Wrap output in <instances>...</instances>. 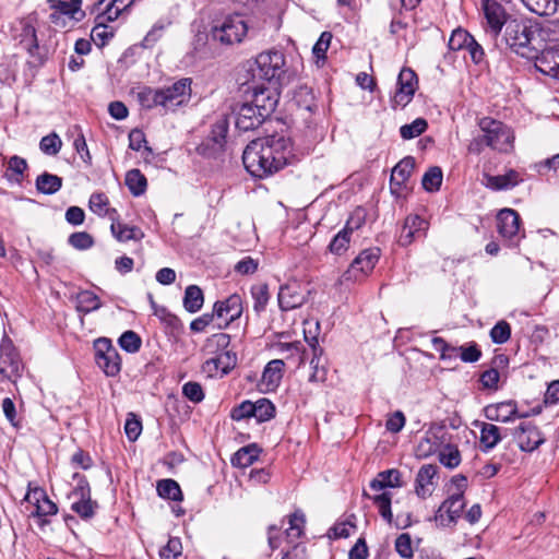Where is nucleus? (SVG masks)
<instances>
[{
  "label": "nucleus",
  "instance_id": "obj_1",
  "mask_svg": "<svg viewBox=\"0 0 559 559\" xmlns=\"http://www.w3.org/2000/svg\"><path fill=\"white\" fill-rule=\"evenodd\" d=\"M293 146L290 139L273 134L251 141L243 151L242 162L254 177L265 178L290 163Z\"/></svg>",
  "mask_w": 559,
  "mask_h": 559
},
{
  "label": "nucleus",
  "instance_id": "obj_2",
  "mask_svg": "<svg viewBox=\"0 0 559 559\" xmlns=\"http://www.w3.org/2000/svg\"><path fill=\"white\" fill-rule=\"evenodd\" d=\"M506 44L516 55L527 58L536 57L546 46V41H559V23H532L524 20H510L504 32Z\"/></svg>",
  "mask_w": 559,
  "mask_h": 559
},
{
  "label": "nucleus",
  "instance_id": "obj_3",
  "mask_svg": "<svg viewBox=\"0 0 559 559\" xmlns=\"http://www.w3.org/2000/svg\"><path fill=\"white\" fill-rule=\"evenodd\" d=\"M191 84L190 78H182L171 85L159 88L143 86L136 92V98L145 109L160 107L165 112H174L190 102Z\"/></svg>",
  "mask_w": 559,
  "mask_h": 559
},
{
  "label": "nucleus",
  "instance_id": "obj_4",
  "mask_svg": "<svg viewBox=\"0 0 559 559\" xmlns=\"http://www.w3.org/2000/svg\"><path fill=\"white\" fill-rule=\"evenodd\" d=\"M229 345L230 336L226 333H215L205 340L201 353L204 358L202 371L207 377L222 378L236 366L237 356Z\"/></svg>",
  "mask_w": 559,
  "mask_h": 559
},
{
  "label": "nucleus",
  "instance_id": "obj_5",
  "mask_svg": "<svg viewBox=\"0 0 559 559\" xmlns=\"http://www.w3.org/2000/svg\"><path fill=\"white\" fill-rule=\"evenodd\" d=\"M248 29V24L242 15L230 14L215 22L211 28V38L221 45L231 46L241 43Z\"/></svg>",
  "mask_w": 559,
  "mask_h": 559
},
{
  "label": "nucleus",
  "instance_id": "obj_6",
  "mask_svg": "<svg viewBox=\"0 0 559 559\" xmlns=\"http://www.w3.org/2000/svg\"><path fill=\"white\" fill-rule=\"evenodd\" d=\"M486 146L499 152L510 153L514 147V133L501 121L485 117L479 121Z\"/></svg>",
  "mask_w": 559,
  "mask_h": 559
},
{
  "label": "nucleus",
  "instance_id": "obj_7",
  "mask_svg": "<svg viewBox=\"0 0 559 559\" xmlns=\"http://www.w3.org/2000/svg\"><path fill=\"white\" fill-rule=\"evenodd\" d=\"M285 56L282 51H263L255 58L257 69L253 75L269 83L277 81L285 72Z\"/></svg>",
  "mask_w": 559,
  "mask_h": 559
},
{
  "label": "nucleus",
  "instance_id": "obj_8",
  "mask_svg": "<svg viewBox=\"0 0 559 559\" xmlns=\"http://www.w3.org/2000/svg\"><path fill=\"white\" fill-rule=\"evenodd\" d=\"M23 501L34 507L29 516L38 519L40 526L49 524L50 521L48 518L58 513L57 504L49 499L46 490L41 487H32L29 484Z\"/></svg>",
  "mask_w": 559,
  "mask_h": 559
},
{
  "label": "nucleus",
  "instance_id": "obj_9",
  "mask_svg": "<svg viewBox=\"0 0 559 559\" xmlns=\"http://www.w3.org/2000/svg\"><path fill=\"white\" fill-rule=\"evenodd\" d=\"M497 229L509 247H519L525 237L521 229V218L516 211L502 209L497 215Z\"/></svg>",
  "mask_w": 559,
  "mask_h": 559
},
{
  "label": "nucleus",
  "instance_id": "obj_10",
  "mask_svg": "<svg viewBox=\"0 0 559 559\" xmlns=\"http://www.w3.org/2000/svg\"><path fill=\"white\" fill-rule=\"evenodd\" d=\"M95 361L107 377H116L121 370V358L111 341L100 337L94 342Z\"/></svg>",
  "mask_w": 559,
  "mask_h": 559
},
{
  "label": "nucleus",
  "instance_id": "obj_11",
  "mask_svg": "<svg viewBox=\"0 0 559 559\" xmlns=\"http://www.w3.org/2000/svg\"><path fill=\"white\" fill-rule=\"evenodd\" d=\"M74 477L78 478V484L69 495L70 499H74L71 510L81 519L88 520L94 516L97 502L91 499V488L87 480L79 474H75Z\"/></svg>",
  "mask_w": 559,
  "mask_h": 559
},
{
  "label": "nucleus",
  "instance_id": "obj_12",
  "mask_svg": "<svg viewBox=\"0 0 559 559\" xmlns=\"http://www.w3.org/2000/svg\"><path fill=\"white\" fill-rule=\"evenodd\" d=\"M449 440V432L443 425L437 423L431 424L417 443L415 450L417 457H429L439 452Z\"/></svg>",
  "mask_w": 559,
  "mask_h": 559
},
{
  "label": "nucleus",
  "instance_id": "obj_13",
  "mask_svg": "<svg viewBox=\"0 0 559 559\" xmlns=\"http://www.w3.org/2000/svg\"><path fill=\"white\" fill-rule=\"evenodd\" d=\"M22 359L12 340L3 336L0 343V374L14 381L21 376Z\"/></svg>",
  "mask_w": 559,
  "mask_h": 559
},
{
  "label": "nucleus",
  "instance_id": "obj_14",
  "mask_svg": "<svg viewBox=\"0 0 559 559\" xmlns=\"http://www.w3.org/2000/svg\"><path fill=\"white\" fill-rule=\"evenodd\" d=\"M380 254V249L376 247L362 250L344 273V281L357 282L368 276L378 263Z\"/></svg>",
  "mask_w": 559,
  "mask_h": 559
},
{
  "label": "nucleus",
  "instance_id": "obj_15",
  "mask_svg": "<svg viewBox=\"0 0 559 559\" xmlns=\"http://www.w3.org/2000/svg\"><path fill=\"white\" fill-rule=\"evenodd\" d=\"M228 119L225 116H219L212 124V129L207 138L200 144V153L214 156L224 150L226 136L228 133Z\"/></svg>",
  "mask_w": 559,
  "mask_h": 559
},
{
  "label": "nucleus",
  "instance_id": "obj_16",
  "mask_svg": "<svg viewBox=\"0 0 559 559\" xmlns=\"http://www.w3.org/2000/svg\"><path fill=\"white\" fill-rule=\"evenodd\" d=\"M559 41H546V46L540 51H537L536 57H527L528 60H534L535 68L543 74L559 79V50L557 47Z\"/></svg>",
  "mask_w": 559,
  "mask_h": 559
},
{
  "label": "nucleus",
  "instance_id": "obj_17",
  "mask_svg": "<svg viewBox=\"0 0 559 559\" xmlns=\"http://www.w3.org/2000/svg\"><path fill=\"white\" fill-rule=\"evenodd\" d=\"M309 292L296 281L288 282L280 287L277 295L278 306L283 311L301 307L308 298Z\"/></svg>",
  "mask_w": 559,
  "mask_h": 559
},
{
  "label": "nucleus",
  "instance_id": "obj_18",
  "mask_svg": "<svg viewBox=\"0 0 559 559\" xmlns=\"http://www.w3.org/2000/svg\"><path fill=\"white\" fill-rule=\"evenodd\" d=\"M513 438L522 451L532 452L545 442L542 432L532 421H522L513 430Z\"/></svg>",
  "mask_w": 559,
  "mask_h": 559
},
{
  "label": "nucleus",
  "instance_id": "obj_19",
  "mask_svg": "<svg viewBox=\"0 0 559 559\" xmlns=\"http://www.w3.org/2000/svg\"><path fill=\"white\" fill-rule=\"evenodd\" d=\"M417 83L416 73L412 69H402L397 78V90L392 98L393 107H405L412 100Z\"/></svg>",
  "mask_w": 559,
  "mask_h": 559
},
{
  "label": "nucleus",
  "instance_id": "obj_20",
  "mask_svg": "<svg viewBox=\"0 0 559 559\" xmlns=\"http://www.w3.org/2000/svg\"><path fill=\"white\" fill-rule=\"evenodd\" d=\"M452 483L456 487V491L451 493L448 499L442 502V510H447L449 518L448 523H456L461 516V513L465 507L464 501V489L467 485V479L463 475H457L452 478Z\"/></svg>",
  "mask_w": 559,
  "mask_h": 559
},
{
  "label": "nucleus",
  "instance_id": "obj_21",
  "mask_svg": "<svg viewBox=\"0 0 559 559\" xmlns=\"http://www.w3.org/2000/svg\"><path fill=\"white\" fill-rule=\"evenodd\" d=\"M241 313L242 300L237 294H233L228 298L214 304L213 316H216V319L219 320V326H227L229 323L240 318Z\"/></svg>",
  "mask_w": 559,
  "mask_h": 559
},
{
  "label": "nucleus",
  "instance_id": "obj_22",
  "mask_svg": "<svg viewBox=\"0 0 559 559\" xmlns=\"http://www.w3.org/2000/svg\"><path fill=\"white\" fill-rule=\"evenodd\" d=\"M438 466L433 464L423 465L415 478V493L420 499L429 498L438 485Z\"/></svg>",
  "mask_w": 559,
  "mask_h": 559
},
{
  "label": "nucleus",
  "instance_id": "obj_23",
  "mask_svg": "<svg viewBox=\"0 0 559 559\" xmlns=\"http://www.w3.org/2000/svg\"><path fill=\"white\" fill-rule=\"evenodd\" d=\"M481 9L489 31L498 35L510 21L504 8L497 0H481Z\"/></svg>",
  "mask_w": 559,
  "mask_h": 559
},
{
  "label": "nucleus",
  "instance_id": "obj_24",
  "mask_svg": "<svg viewBox=\"0 0 559 559\" xmlns=\"http://www.w3.org/2000/svg\"><path fill=\"white\" fill-rule=\"evenodd\" d=\"M285 362L282 359H273L263 369L259 389L262 392L275 391L283 378Z\"/></svg>",
  "mask_w": 559,
  "mask_h": 559
},
{
  "label": "nucleus",
  "instance_id": "obj_25",
  "mask_svg": "<svg viewBox=\"0 0 559 559\" xmlns=\"http://www.w3.org/2000/svg\"><path fill=\"white\" fill-rule=\"evenodd\" d=\"M428 228V223L418 215H408L401 230L399 243L409 246L416 238L421 237Z\"/></svg>",
  "mask_w": 559,
  "mask_h": 559
},
{
  "label": "nucleus",
  "instance_id": "obj_26",
  "mask_svg": "<svg viewBox=\"0 0 559 559\" xmlns=\"http://www.w3.org/2000/svg\"><path fill=\"white\" fill-rule=\"evenodd\" d=\"M264 120L259 109L253 105L245 103L236 111L235 124L240 131H250L261 126Z\"/></svg>",
  "mask_w": 559,
  "mask_h": 559
},
{
  "label": "nucleus",
  "instance_id": "obj_27",
  "mask_svg": "<svg viewBox=\"0 0 559 559\" xmlns=\"http://www.w3.org/2000/svg\"><path fill=\"white\" fill-rule=\"evenodd\" d=\"M484 415L488 420L501 423H510L520 417L516 404L513 401L487 405L484 408Z\"/></svg>",
  "mask_w": 559,
  "mask_h": 559
},
{
  "label": "nucleus",
  "instance_id": "obj_28",
  "mask_svg": "<svg viewBox=\"0 0 559 559\" xmlns=\"http://www.w3.org/2000/svg\"><path fill=\"white\" fill-rule=\"evenodd\" d=\"M521 175L514 170L510 169L504 175H498V176H491L486 175L485 176V186L493 191H501V190H510L518 186L522 181Z\"/></svg>",
  "mask_w": 559,
  "mask_h": 559
},
{
  "label": "nucleus",
  "instance_id": "obj_29",
  "mask_svg": "<svg viewBox=\"0 0 559 559\" xmlns=\"http://www.w3.org/2000/svg\"><path fill=\"white\" fill-rule=\"evenodd\" d=\"M48 3L50 9L53 10L50 14V21L57 24L60 15L75 19L76 13L81 10L82 0H48Z\"/></svg>",
  "mask_w": 559,
  "mask_h": 559
},
{
  "label": "nucleus",
  "instance_id": "obj_30",
  "mask_svg": "<svg viewBox=\"0 0 559 559\" xmlns=\"http://www.w3.org/2000/svg\"><path fill=\"white\" fill-rule=\"evenodd\" d=\"M249 105H253L259 112L264 117H269L276 108L277 105V96L274 92L269 91L267 88H260L254 92L253 99Z\"/></svg>",
  "mask_w": 559,
  "mask_h": 559
},
{
  "label": "nucleus",
  "instance_id": "obj_31",
  "mask_svg": "<svg viewBox=\"0 0 559 559\" xmlns=\"http://www.w3.org/2000/svg\"><path fill=\"white\" fill-rule=\"evenodd\" d=\"M401 473L397 469H388L380 472L376 478L370 481V488L374 491H386V488H400L403 486Z\"/></svg>",
  "mask_w": 559,
  "mask_h": 559
},
{
  "label": "nucleus",
  "instance_id": "obj_32",
  "mask_svg": "<svg viewBox=\"0 0 559 559\" xmlns=\"http://www.w3.org/2000/svg\"><path fill=\"white\" fill-rule=\"evenodd\" d=\"M110 230L112 236L120 242L129 240H140L143 238V231L134 226L122 224L118 221V215L111 218Z\"/></svg>",
  "mask_w": 559,
  "mask_h": 559
},
{
  "label": "nucleus",
  "instance_id": "obj_33",
  "mask_svg": "<svg viewBox=\"0 0 559 559\" xmlns=\"http://www.w3.org/2000/svg\"><path fill=\"white\" fill-rule=\"evenodd\" d=\"M476 427L480 428L479 442L484 451L492 450L500 441V428L493 424L475 423Z\"/></svg>",
  "mask_w": 559,
  "mask_h": 559
},
{
  "label": "nucleus",
  "instance_id": "obj_34",
  "mask_svg": "<svg viewBox=\"0 0 559 559\" xmlns=\"http://www.w3.org/2000/svg\"><path fill=\"white\" fill-rule=\"evenodd\" d=\"M121 12L112 0H98L92 9V13L96 14L95 21H100V23L116 21Z\"/></svg>",
  "mask_w": 559,
  "mask_h": 559
},
{
  "label": "nucleus",
  "instance_id": "obj_35",
  "mask_svg": "<svg viewBox=\"0 0 559 559\" xmlns=\"http://www.w3.org/2000/svg\"><path fill=\"white\" fill-rule=\"evenodd\" d=\"M20 45L32 56L35 57L38 50V40L36 29L28 21L21 22V33L17 36Z\"/></svg>",
  "mask_w": 559,
  "mask_h": 559
},
{
  "label": "nucleus",
  "instance_id": "obj_36",
  "mask_svg": "<svg viewBox=\"0 0 559 559\" xmlns=\"http://www.w3.org/2000/svg\"><path fill=\"white\" fill-rule=\"evenodd\" d=\"M415 167V159L412 156L404 157L399 162L391 173V187L402 186L412 175Z\"/></svg>",
  "mask_w": 559,
  "mask_h": 559
},
{
  "label": "nucleus",
  "instance_id": "obj_37",
  "mask_svg": "<svg viewBox=\"0 0 559 559\" xmlns=\"http://www.w3.org/2000/svg\"><path fill=\"white\" fill-rule=\"evenodd\" d=\"M260 449L255 444H249L239 449L231 457V464L235 467L245 468L258 460Z\"/></svg>",
  "mask_w": 559,
  "mask_h": 559
},
{
  "label": "nucleus",
  "instance_id": "obj_38",
  "mask_svg": "<svg viewBox=\"0 0 559 559\" xmlns=\"http://www.w3.org/2000/svg\"><path fill=\"white\" fill-rule=\"evenodd\" d=\"M368 498L377 507L380 516L389 524L393 523V513L391 510L392 493L390 491H383L374 496H368Z\"/></svg>",
  "mask_w": 559,
  "mask_h": 559
},
{
  "label": "nucleus",
  "instance_id": "obj_39",
  "mask_svg": "<svg viewBox=\"0 0 559 559\" xmlns=\"http://www.w3.org/2000/svg\"><path fill=\"white\" fill-rule=\"evenodd\" d=\"M108 198L104 193H93L88 201L90 210L98 216H107L109 219L117 216V211L108 206Z\"/></svg>",
  "mask_w": 559,
  "mask_h": 559
},
{
  "label": "nucleus",
  "instance_id": "obj_40",
  "mask_svg": "<svg viewBox=\"0 0 559 559\" xmlns=\"http://www.w3.org/2000/svg\"><path fill=\"white\" fill-rule=\"evenodd\" d=\"M126 186L134 197L144 194L147 188V180L139 169H131L126 174Z\"/></svg>",
  "mask_w": 559,
  "mask_h": 559
},
{
  "label": "nucleus",
  "instance_id": "obj_41",
  "mask_svg": "<svg viewBox=\"0 0 559 559\" xmlns=\"http://www.w3.org/2000/svg\"><path fill=\"white\" fill-rule=\"evenodd\" d=\"M62 187V178L49 173L39 175L36 179V188L40 193L53 194Z\"/></svg>",
  "mask_w": 559,
  "mask_h": 559
},
{
  "label": "nucleus",
  "instance_id": "obj_42",
  "mask_svg": "<svg viewBox=\"0 0 559 559\" xmlns=\"http://www.w3.org/2000/svg\"><path fill=\"white\" fill-rule=\"evenodd\" d=\"M203 293L199 286L190 285L186 288L183 306L187 311L191 313L199 311L203 305Z\"/></svg>",
  "mask_w": 559,
  "mask_h": 559
},
{
  "label": "nucleus",
  "instance_id": "obj_43",
  "mask_svg": "<svg viewBox=\"0 0 559 559\" xmlns=\"http://www.w3.org/2000/svg\"><path fill=\"white\" fill-rule=\"evenodd\" d=\"M26 169V160L20 156L14 155L8 162L5 177L11 182L20 183L23 180V175Z\"/></svg>",
  "mask_w": 559,
  "mask_h": 559
},
{
  "label": "nucleus",
  "instance_id": "obj_44",
  "mask_svg": "<svg viewBox=\"0 0 559 559\" xmlns=\"http://www.w3.org/2000/svg\"><path fill=\"white\" fill-rule=\"evenodd\" d=\"M100 306L98 296L91 290H83L76 296V309L80 312L88 313L97 310Z\"/></svg>",
  "mask_w": 559,
  "mask_h": 559
},
{
  "label": "nucleus",
  "instance_id": "obj_45",
  "mask_svg": "<svg viewBox=\"0 0 559 559\" xmlns=\"http://www.w3.org/2000/svg\"><path fill=\"white\" fill-rule=\"evenodd\" d=\"M171 25V21L167 17L159 19L154 23L143 39V47H153L164 35V32Z\"/></svg>",
  "mask_w": 559,
  "mask_h": 559
},
{
  "label": "nucleus",
  "instance_id": "obj_46",
  "mask_svg": "<svg viewBox=\"0 0 559 559\" xmlns=\"http://www.w3.org/2000/svg\"><path fill=\"white\" fill-rule=\"evenodd\" d=\"M439 461L448 468H455L461 463V453L457 447L450 444V440L439 451Z\"/></svg>",
  "mask_w": 559,
  "mask_h": 559
},
{
  "label": "nucleus",
  "instance_id": "obj_47",
  "mask_svg": "<svg viewBox=\"0 0 559 559\" xmlns=\"http://www.w3.org/2000/svg\"><path fill=\"white\" fill-rule=\"evenodd\" d=\"M158 496L174 501L182 500L180 486L174 479H163L157 483Z\"/></svg>",
  "mask_w": 559,
  "mask_h": 559
},
{
  "label": "nucleus",
  "instance_id": "obj_48",
  "mask_svg": "<svg viewBox=\"0 0 559 559\" xmlns=\"http://www.w3.org/2000/svg\"><path fill=\"white\" fill-rule=\"evenodd\" d=\"M114 36V29L107 23L95 21V26L91 32V39L97 47H104Z\"/></svg>",
  "mask_w": 559,
  "mask_h": 559
},
{
  "label": "nucleus",
  "instance_id": "obj_49",
  "mask_svg": "<svg viewBox=\"0 0 559 559\" xmlns=\"http://www.w3.org/2000/svg\"><path fill=\"white\" fill-rule=\"evenodd\" d=\"M525 7L538 14V15H550L557 11V0H522Z\"/></svg>",
  "mask_w": 559,
  "mask_h": 559
},
{
  "label": "nucleus",
  "instance_id": "obj_50",
  "mask_svg": "<svg viewBox=\"0 0 559 559\" xmlns=\"http://www.w3.org/2000/svg\"><path fill=\"white\" fill-rule=\"evenodd\" d=\"M442 170L438 166L430 167L424 175L421 183L426 191L436 192L442 183Z\"/></svg>",
  "mask_w": 559,
  "mask_h": 559
},
{
  "label": "nucleus",
  "instance_id": "obj_51",
  "mask_svg": "<svg viewBox=\"0 0 559 559\" xmlns=\"http://www.w3.org/2000/svg\"><path fill=\"white\" fill-rule=\"evenodd\" d=\"M253 417L259 423L267 421L275 415V406L267 399H259L254 402Z\"/></svg>",
  "mask_w": 559,
  "mask_h": 559
},
{
  "label": "nucleus",
  "instance_id": "obj_52",
  "mask_svg": "<svg viewBox=\"0 0 559 559\" xmlns=\"http://www.w3.org/2000/svg\"><path fill=\"white\" fill-rule=\"evenodd\" d=\"M428 127L424 118H417L412 123L404 124L400 128V134L404 140H411L423 134Z\"/></svg>",
  "mask_w": 559,
  "mask_h": 559
},
{
  "label": "nucleus",
  "instance_id": "obj_53",
  "mask_svg": "<svg viewBox=\"0 0 559 559\" xmlns=\"http://www.w3.org/2000/svg\"><path fill=\"white\" fill-rule=\"evenodd\" d=\"M61 147L62 141L56 132L43 136L39 142V148L46 155L55 156L60 152Z\"/></svg>",
  "mask_w": 559,
  "mask_h": 559
},
{
  "label": "nucleus",
  "instance_id": "obj_54",
  "mask_svg": "<svg viewBox=\"0 0 559 559\" xmlns=\"http://www.w3.org/2000/svg\"><path fill=\"white\" fill-rule=\"evenodd\" d=\"M119 346L128 353H136L141 348L142 340L134 331H126L118 340Z\"/></svg>",
  "mask_w": 559,
  "mask_h": 559
},
{
  "label": "nucleus",
  "instance_id": "obj_55",
  "mask_svg": "<svg viewBox=\"0 0 559 559\" xmlns=\"http://www.w3.org/2000/svg\"><path fill=\"white\" fill-rule=\"evenodd\" d=\"M352 235L345 229H341L331 240L329 250L333 254H343L349 247Z\"/></svg>",
  "mask_w": 559,
  "mask_h": 559
},
{
  "label": "nucleus",
  "instance_id": "obj_56",
  "mask_svg": "<svg viewBox=\"0 0 559 559\" xmlns=\"http://www.w3.org/2000/svg\"><path fill=\"white\" fill-rule=\"evenodd\" d=\"M251 296L253 299V309L255 312H261L265 309L269 302V289L264 284L254 285L251 288Z\"/></svg>",
  "mask_w": 559,
  "mask_h": 559
},
{
  "label": "nucleus",
  "instance_id": "obj_57",
  "mask_svg": "<svg viewBox=\"0 0 559 559\" xmlns=\"http://www.w3.org/2000/svg\"><path fill=\"white\" fill-rule=\"evenodd\" d=\"M489 334L492 343L504 344L511 337V326L507 321L500 320L492 326Z\"/></svg>",
  "mask_w": 559,
  "mask_h": 559
},
{
  "label": "nucleus",
  "instance_id": "obj_58",
  "mask_svg": "<svg viewBox=\"0 0 559 559\" xmlns=\"http://www.w3.org/2000/svg\"><path fill=\"white\" fill-rule=\"evenodd\" d=\"M332 33L330 32H323L317 43L314 44L312 48L313 57L316 58V63L319 64L320 62H324L326 56V51L331 45L332 40Z\"/></svg>",
  "mask_w": 559,
  "mask_h": 559
},
{
  "label": "nucleus",
  "instance_id": "obj_59",
  "mask_svg": "<svg viewBox=\"0 0 559 559\" xmlns=\"http://www.w3.org/2000/svg\"><path fill=\"white\" fill-rule=\"evenodd\" d=\"M474 37L465 29H454L449 39V47L452 50L466 49Z\"/></svg>",
  "mask_w": 559,
  "mask_h": 559
},
{
  "label": "nucleus",
  "instance_id": "obj_60",
  "mask_svg": "<svg viewBox=\"0 0 559 559\" xmlns=\"http://www.w3.org/2000/svg\"><path fill=\"white\" fill-rule=\"evenodd\" d=\"M394 547L396 552L404 559H413L414 549L411 535L403 533L395 539Z\"/></svg>",
  "mask_w": 559,
  "mask_h": 559
},
{
  "label": "nucleus",
  "instance_id": "obj_61",
  "mask_svg": "<svg viewBox=\"0 0 559 559\" xmlns=\"http://www.w3.org/2000/svg\"><path fill=\"white\" fill-rule=\"evenodd\" d=\"M182 394L194 404L201 403L205 396L202 385L194 381H189L182 385Z\"/></svg>",
  "mask_w": 559,
  "mask_h": 559
},
{
  "label": "nucleus",
  "instance_id": "obj_62",
  "mask_svg": "<svg viewBox=\"0 0 559 559\" xmlns=\"http://www.w3.org/2000/svg\"><path fill=\"white\" fill-rule=\"evenodd\" d=\"M69 243L78 250H86L94 245V240L88 233L78 231L70 235Z\"/></svg>",
  "mask_w": 559,
  "mask_h": 559
},
{
  "label": "nucleus",
  "instance_id": "obj_63",
  "mask_svg": "<svg viewBox=\"0 0 559 559\" xmlns=\"http://www.w3.org/2000/svg\"><path fill=\"white\" fill-rule=\"evenodd\" d=\"M366 222V213L362 209H356L348 217L343 229L347 230L350 235L358 230Z\"/></svg>",
  "mask_w": 559,
  "mask_h": 559
},
{
  "label": "nucleus",
  "instance_id": "obj_64",
  "mask_svg": "<svg viewBox=\"0 0 559 559\" xmlns=\"http://www.w3.org/2000/svg\"><path fill=\"white\" fill-rule=\"evenodd\" d=\"M181 542L179 538H169L167 545L160 550L159 555L163 559H176L181 554Z\"/></svg>",
  "mask_w": 559,
  "mask_h": 559
}]
</instances>
